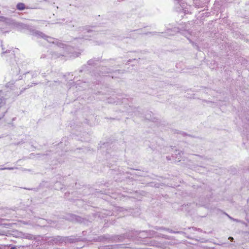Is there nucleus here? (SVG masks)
<instances>
[{"label": "nucleus", "instance_id": "obj_1", "mask_svg": "<svg viewBox=\"0 0 249 249\" xmlns=\"http://www.w3.org/2000/svg\"><path fill=\"white\" fill-rule=\"evenodd\" d=\"M81 54V52H77L74 51L72 47L60 43L56 48V51L52 53L53 57H64V59L68 58H74L78 57Z\"/></svg>", "mask_w": 249, "mask_h": 249}, {"label": "nucleus", "instance_id": "obj_2", "mask_svg": "<svg viewBox=\"0 0 249 249\" xmlns=\"http://www.w3.org/2000/svg\"><path fill=\"white\" fill-rule=\"evenodd\" d=\"M14 27L16 28L17 30L19 31H22L23 30H28L30 31L31 35L35 36L37 38H42L47 40L49 42H54L52 41L53 38L46 36L42 32L31 28L30 26L27 24H25L21 22H16Z\"/></svg>", "mask_w": 249, "mask_h": 249}, {"label": "nucleus", "instance_id": "obj_3", "mask_svg": "<svg viewBox=\"0 0 249 249\" xmlns=\"http://www.w3.org/2000/svg\"><path fill=\"white\" fill-rule=\"evenodd\" d=\"M1 47L2 48V52L1 53V56L4 57L7 61H8L12 67L14 69V72L17 75L20 73V69L15 60V55L14 52L9 49H6L3 47L2 42L1 43Z\"/></svg>", "mask_w": 249, "mask_h": 249}, {"label": "nucleus", "instance_id": "obj_4", "mask_svg": "<svg viewBox=\"0 0 249 249\" xmlns=\"http://www.w3.org/2000/svg\"><path fill=\"white\" fill-rule=\"evenodd\" d=\"M177 32H180L181 35H183L190 41V42L196 48V49H198V46H197L194 42L192 41L190 39V37L192 36V32L189 30H187L186 29H184L179 31L178 28H174L173 29H167L165 32H162L161 33H164L165 36H169L174 35Z\"/></svg>", "mask_w": 249, "mask_h": 249}, {"label": "nucleus", "instance_id": "obj_5", "mask_svg": "<svg viewBox=\"0 0 249 249\" xmlns=\"http://www.w3.org/2000/svg\"><path fill=\"white\" fill-rule=\"evenodd\" d=\"M7 111L5 100L3 97H0V120L3 118Z\"/></svg>", "mask_w": 249, "mask_h": 249}, {"label": "nucleus", "instance_id": "obj_6", "mask_svg": "<svg viewBox=\"0 0 249 249\" xmlns=\"http://www.w3.org/2000/svg\"><path fill=\"white\" fill-rule=\"evenodd\" d=\"M82 31L83 34L85 35L88 34H92V36L95 35V33L96 31L95 30V27L94 26H86L82 28ZM88 35H85V37L88 36ZM86 39H88L87 38H86Z\"/></svg>", "mask_w": 249, "mask_h": 249}, {"label": "nucleus", "instance_id": "obj_7", "mask_svg": "<svg viewBox=\"0 0 249 249\" xmlns=\"http://www.w3.org/2000/svg\"><path fill=\"white\" fill-rule=\"evenodd\" d=\"M0 21L5 22L6 24L12 25L13 27H14L15 23H16V21L13 19L2 16H0Z\"/></svg>", "mask_w": 249, "mask_h": 249}, {"label": "nucleus", "instance_id": "obj_8", "mask_svg": "<svg viewBox=\"0 0 249 249\" xmlns=\"http://www.w3.org/2000/svg\"><path fill=\"white\" fill-rule=\"evenodd\" d=\"M71 220L77 222L81 223L83 221V218L80 216H76L75 215H71Z\"/></svg>", "mask_w": 249, "mask_h": 249}, {"label": "nucleus", "instance_id": "obj_9", "mask_svg": "<svg viewBox=\"0 0 249 249\" xmlns=\"http://www.w3.org/2000/svg\"><path fill=\"white\" fill-rule=\"evenodd\" d=\"M182 154V152L179 150H176L174 152V155L176 156V158L178 159V161H180V159L181 158V155Z\"/></svg>", "mask_w": 249, "mask_h": 249}, {"label": "nucleus", "instance_id": "obj_10", "mask_svg": "<svg viewBox=\"0 0 249 249\" xmlns=\"http://www.w3.org/2000/svg\"><path fill=\"white\" fill-rule=\"evenodd\" d=\"M151 232H152L153 236H158V237H161L164 238L166 239H169L168 236L167 235H163V234H162L160 233L157 234V233L154 231H151Z\"/></svg>", "mask_w": 249, "mask_h": 249}, {"label": "nucleus", "instance_id": "obj_11", "mask_svg": "<svg viewBox=\"0 0 249 249\" xmlns=\"http://www.w3.org/2000/svg\"><path fill=\"white\" fill-rule=\"evenodd\" d=\"M134 31L137 32V33L139 34H145V35L151 34L152 35H159L160 33H158V32H148L146 33H143L141 32V30L140 29L136 30Z\"/></svg>", "mask_w": 249, "mask_h": 249}, {"label": "nucleus", "instance_id": "obj_12", "mask_svg": "<svg viewBox=\"0 0 249 249\" xmlns=\"http://www.w3.org/2000/svg\"><path fill=\"white\" fill-rule=\"evenodd\" d=\"M17 8L19 10H23L25 9V4L23 3H18L17 5Z\"/></svg>", "mask_w": 249, "mask_h": 249}, {"label": "nucleus", "instance_id": "obj_13", "mask_svg": "<svg viewBox=\"0 0 249 249\" xmlns=\"http://www.w3.org/2000/svg\"><path fill=\"white\" fill-rule=\"evenodd\" d=\"M23 238L32 240L33 239V235L29 233H24L22 234Z\"/></svg>", "mask_w": 249, "mask_h": 249}, {"label": "nucleus", "instance_id": "obj_14", "mask_svg": "<svg viewBox=\"0 0 249 249\" xmlns=\"http://www.w3.org/2000/svg\"><path fill=\"white\" fill-rule=\"evenodd\" d=\"M18 169V167H3L0 168V170H12L14 169Z\"/></svg>", "mask_w": 249, "mask_h": 249}, {"label": "nucleus", "instance_id": "obj_15", "mask_svg": "<svg viewBox=\"0 0 249 249\" xmlns=\"http://www.w3.org/2000/svg\"><path fill=\"white\" fill-rule=\"evenodd\" d=\"M164 231H168L169 232H170V233H179V231H175L170 229L166 228H165V229H164Z\"/></svg>", "mask_w": 249, "mask_h": 249}, {"label": "nucleus", "instance_id": "obj_16", "mask_svg": "<svg viewBox=\"0 0 249 249\" xmlns=\"http://www.w3.org/2000/svg\"><path fill=\"white\" fill-rule=\"evenodd\" d=\"M88 64L89 65H94L95 64V61L94 60H90L88 61Z\"/></svg>", "mask_w": 249, "mask_h": 249}, {"label": "nucleus", "instance_id": "obj_17", "mask_svg": "<svg viewBox=\"0 0 249 249\" xmlns=\"http://www.w3.org/2000/svg\"><path fill=\"white\" fill-rule=\"evenodd\" d=\"M154 229L156 230H163V231H164V229H165V228L163 227H155L154 228Z\"/></svg>", "mask_w": 249, "mask_h": 249}, {"label": "nucleus", "instance_id": "obj_18", "mask_svg": "<svg viewBox=\"0 0 249 249\" xmlns=\"http://www.w3.org/2000/svg\"><path fill=\"white\" fill-rule=\"evenodd\" d=\"M228 217H229V218H230L231 219L233 220V221H236V222H239V221L237 219H234L233 218H232L230 216H229V215H228Z\"/></svg>", "mask_w": 249, "mask_h": 249}, {"label": "nucleus", "instance_id": "obj_19", "mask_svg": "<svg viewBox=\"0 0 249 249\" xmlns=\"http://www.w3.org/2000/svg\"><path fill=\"white\" fill-rule=\"evenodd\" d=\"M7 247V246H6L0 245V249H6Z\"/></svg>", "mask_w": 249, "mask_h": 249}, {"label": "nucleus", "instance_id": "obj_20", "mask_svg": "<svg viewBox=\"0 0 249 249\" xmlns=\"http://www.w3.org/2000/svg\"><path fill=\"white\" fill-rule=\"evenodd\" d=\"M57 83H59V82L54 81V83L53 84H51V85L52 86H54L56 85V84H57Z\"/></svg>", "mask_w": 249, "mask_h": 249}, {"label": "nucleus", "instance_id": "obj_21", "mask_svg": "<svg viewBox=\"0 0 249 249\" xmlns=\"http://www.w3.org/2000/svg\"><path fill=\"white\" fill-rule=\"evenodd\" d=\"M17 247H18V246H14V247H11L10 249H17ZM18 248L20 249V247L19 246L18 247Z\"/></svg>", "mask_w": 249, "mask_h": 249}, {"label": "nucleus", "instance_id": "obj_22", "mask_svg": "<svg viewBox=\"0 0 249 249\" xmlns=\"http://www.w3.org/2000/svg\"><path fill=\"white\" fill-rule=\"evenodd\" d=\"M229 239L231 241L233 240V238L232 237H230Z\"/></svg>", "mask_w": 249, "mask_h": 249}, {"label": "nucleus", "instance_id": "obj_23", "mask_svg": "<svg viewBox=\"0 0 249 249\" xmlns=\"http://www.w3.org/2000/svg\"><path fill=\"white\" fill-rule=\"evenodd\" d=\"M111 99H109L108 102L110 103H112L113 102L111 101Z\"/></svg>", "mask_w": 249, "mask_h": 249}, {"label": "nucleus", "instance_id": "obj_24", "mask_svg": "<svg viewBox=\"0 0 249 249\" xmlns=\"http://www.w3.org/2000/svg\"><path fill=\"white\" fill-rule=\"evenodd\" d=\"M21 170H22V171H27V170L25 169H24V168H20Z\"/></svg>", "mask_w": 249, "mask_h": 249}, {"label": "nucleus", "instance_id": "obj_25", "mask_svg": "<svg viewBox=\"0 0 249 249\" xmlns=\"http://www.w3.org/2000/svg\"><path fill=\"white\" fill-rule=\"evenodd\" d=\"M117 102V103H120L121 102L123 103V101L121 102L120 101H118L117 102L115 101L114 103Z\"/></svg>", "mask_w": 249, "mask_h": 249}, {"label": "nucleus", "instance_id": "obj_26", "mask_svg": "<svg viewBox=\"0 0 249 249\" xmlns=\"http://www.w3.org/2000/svg\"><path fill=\"white\" fill-rule=\"evenodd\" d=\"M45 56V55H42L41 56V58H44Z\"/></svg>", "mask_w": 249, "mask_h": 249}, {"label": "nucleus", "instance_id": "obj_27", "mask_svg": "<svg viewBox=\"0 0 249 249\" xmlns=\"http://www.w3.org/2000/svg\"><path fill=\"white\" fill-rule=\"evenodd\" d=\"M109 71H107V72H102V73H109Z\"/></svg>", "mask_w": 249, "mask_h": 249}, {"label": "nucleus", "instance_id": "obj_28", "mask_svg": "<svg viewBox=\"0 0 249 249\" xmlns=\"http://www.w3.org/2000/svg\"><path fill=\"white\" fill-rule=\"evenodd\" d=\"M0 235H4V234L0 233Z\"/></svg>", "mask_w": 249, "mask_h": 249}]
</instances>
